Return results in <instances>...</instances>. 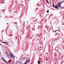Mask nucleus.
Here are the masks:
<instances>
[{
	"label": "nucleus",
	"instance_id": "obj_2",
	"mask_svg": "<svg viewBox=\"0 0 64 64\" xmlns=\"http://www.w3.org/2000/svg\"><path fill=\"white\" fill-rule=\"evenodd\" d=\"M60 4H61V2H60L58 3V4H56V5H57V6H58L59 7V8H61L62 7L61 6H60Z\"/></svg>",
	"mask_w": 64,
	"mask_h": 64
},
{
	"label": "nucleus",
	"instance_id": "obj_18",
	"mask_svg": "<svg viewBox=\"0 0 64 64\" xmlns=\"http://www.w3.org/2000/svg\"><path fill=\"white\" fill-rule=\"evenodd\" d=\"M22 2H23V1H22Z\"/></svg>",
	"mask_w": 64,
	"mask_h": 64
},
{
	"label": "nucleus",
	"instance_id": "obj_13",
	"mask_svg": "<svg viewBox=\"0 0 64 64\" xmlns=\"http://www.w3.org/2000/svg\"><path fill=\"white\" fill-rule=\"evenodd\" d=\"M49 10H47V13H48L49 12Z\"/></svg>",
	"mask_w": 64,
	"mask_h": 64
},
{
	"label": "nucleus",
	"instance_id": "obj_12",
	"mask_svg": "<svg viewBox=\"0 0 64 64\" xmlns=\"http://www.w3.org/2000/svg\"><path fill=\"white\" fill-rule=\"evenodd\" d=\"M49 28H50V29H51L52 28V27H51V26H49Z\"/></svg>",
	"mask_w": 64,
	"mask_h": 64
},
{
	"label": "nucleus",
	"instance_id": "obj_16",
	"mask_svg": "<svg viewBox=\"0 0 64 64\" xmlns=\"http://www.w3.org/2000/svg\"><path fill=\"white\" fill-rule=\"evenodd\" d=\"M61 38V36H60V37H59V38Z\"/></svg>",
	"mask_w": 64,
	"mask_h": 64
},
{
	"label": "nucleus",
	"instance_id": "obj_10",
	"mask_svg": "<svg viewBox=\"0 0 64 64\" xmlns=\"http://www.w3.org/2000/svg\"><path fill=\"white\" fill-rule=\"evenodd\" d=\"M46 1L47 2V3H48V4H49V2L48 1V0H46Z\"/></svg>",
	"mask_w": 64,
	"mask_h": 64
},
{
	"label": "nucleus",
	"instance_id": "obj_8",
	"mask_svg": "<svg viewBox=\"0 0 64 64\" xmlns=\"http://www.w3.org/2000/svg\"><path fill=\"white\" fill-rule=\"evenodd\" d=\"M54 8H58V7L56 6H55L54 7Z\"/></svg>",
	"mask_w": 64,
	"mask_h": 64
},
{
	"label": "nucleus",
	"instance_id": "obj_11",
	"mask_svg": "<svg viewBox=\"0 0 64 64\" xmlns=\"http://www.w3.org/2000/svg\"><path fill=\"white\" fill-rule=\"evenodd\" d=\"M52 6H53L54 8H55V6H54V4H52Z\"/></svg>",
	"mask_w": 64,
	"mask_h": 64
},
{
	"label": "nucleus",
	"instance_id": "obj_26",
	"mask_svg": "<svg viewBox=\"0 0 64 64\" xmlns=\"http://www.w3.org/2000/svg\"><path fill=\"white\" fill-rule=\"evenodd\" d=\"M5 18H6V17H5Z\"/></svg>",
	"mask_w": 64,
	"mask_h": 64
},
{
	"label": "nucleus",
	"instance_id": "obj_20",
	"mask_svg": "<svg viewBox=\"0 0 64 64\" xmlns=\"http://www.w3.org/2000/svg\"><path fill=\"white\" fill-rule=\"evenodd\" d=\"M20 63H22V62H20Z\"/></svg>",
	"mask_w": 64,
	"mask_h": 64
},
{
	"label": "nucleus",
	"instance_id": "obj_4",
	"mask_svg": "<svg viewBox=\"0 0 64 64\" xmlns=\"http://www.w3.org/2000/svg\"><path fill=\"white\" fill-rule=\"evenodd\" d=\"M59 35H60V34L59 33L56 34H55V36H56V37H57L58 38H59Z\"/></svg>",
	"mask_w": 64,
	"mask_h": 64
},
{
	"label": "nucleus",
	"instance_id": "obj_1",
	"mask_svg": "<svg viewBox=\"0 0 64 64\" xmlns=\"http://www.w3.org/2000/svg\"><path fill=\"white\" fill-rule=\"evenodd\" d=\"M3 60V61L4 62H5V63H6L7 64H12V63H9V62H7V61H6V60H5L3 58H1Z\"/></svg>",
	"mask_w": 64,
	"mask_h": 64
},
{
	"label": "nucleus",
	"instance_id": "obj_14",
	"mask_svg": "<svg viewBox=\"0 0 64 64\" xmlns=\"http://www.w3.org/2000/svg\"><path fill=\"white\" fill-rule=\"evenodd\" d=\"M13 36V34H12L11 36H10V37H11V36Z\"/></svg>",
	"mask_w": 64,
	"mask_h": 64
},
{
	"label": "nucleus",
	"instance_id": "obj_24",
	"mask_svg": "<svg viewBox=\"0 0 64 64\" xmlns=\"http://www.w3.org/2000/svg\"><path fill=\"white\" fill-rule=\"evenodd\" d=\"M2 31H3V30H2Z\"/></svg>",
	"mask_w": 64,
	"mask_h": 64
},
{
	"label": "nucleus",
	"instance_id": "obj_22",
	"mask_svg": "<svg viewBox=\"0 0 64 64\" xmlns=\"http://www.w3.org/2000/svg\"><path fill=\"white\" fill-rule=\"evenodd\" d=\"M33 18H32V19H33Z\"/></svg>",
	"mask_w": 64,
	"mask_h": 64
},
{
	"label": "nucleus",
	"instance_id": "obj_19",
	"mask_svg": "<svg viewBox=\"0 0 64 64\" xmlns=\"http://www.w3.org/2000/svg\"><path fill=\"white\" fill-rule=\"evenodd\" d=\"M8 24H8L7 23L6 24Z\"/></svg>",
	"mask_w": 64,
	"mask_h": 64
},
{
	"label": "nucleus",
	"instance_id": "obj_9",
	"mask_svg": "<svg viewBox=\"0 0 64 64\" xmlns=\"http://www.w3.org/2000/svg\"><path fill=\"white\" fill-rule=\"evenodd\" d=\"M56 24H58L59 23V22L58 21H57L56 22Z\"/></svg>",
	"mask_w": 64,
	"mask_h": 64
},
{
	"label": "nucleus",
	"instance_id": "obj_17",
	"mask_svg": "<svg viewBox=\"0 0 64 64\" xmlns=\"http://www.w3.org/2000/svg\"><path fill=\"white\" fill-rule=\"evenodd\" d=\"M39 27H40V26H38V28H39Z\"/></svg>",
	"mask_w": 64,
	"mask_h": 64
},
{
	"label": "nucleus",
	"instance_id": "obj_23",
	"mask_svg": "<svg viewBox=\"0 0 64 64\" xmlns=\"http://www.w3.org/2000/svg\"><path fill=\"white\" fill-rule=\"evenodd\" d=\"M10 17H11V16H10Z\"/></svg>",
	"mask_w": 64,
	"mask_h": 64
},
{
	"label": "nucleus",
	"instance_id": "obj_5",
	"mask_svg": "<svg viewBox=\"0 0 64 64\" xmlns=\"http://www.w3.org/2000/svg\"><path fill=\"white\" fill-rule=\"evenodd\" d=\"M2 43H4V44H6L8 46H9V45L8 44V42H2Z\"/></svg>",
	"mask_w": 64,
	"mask_h": 64
},
{
	"label": "nucleus",
	"instance_id": "obj_25",
	"mask_svg": "<svg viewBox=\"0 0 64 64\" xmlns=\"http://www.w3.org/2000/svg\"><path fill=\"white\" fill-rule=\"evenodd\" d=\"M64 8V7H63Z\"/></svg>",
	"mask_w": 64,
	"mask_h": 64
},
{
	"label": "nucleus",
	"instance_id": "obj_7",
	"mask_svg": "<svg viewBox=\"0 0 64 64\" xmlns=\"http://www.w3.org/2000/svg\"><path fill=\"white\" fill-rule=\"evenodd\" d=\"M38 64H41L40 63V61H39V60L38 62Z\"/></svg>",
	"mask_w": 64,
	"mask_h": 64
},
{
	"label": "nucleus",
	"instance_id": "obj_3",
	"mask_svg": "<svg viewBox=\"0 0 64 64\" xmlns=\"http://www.w3.org/2000/svg\"><path fill=\"white\" fill-rule=\"evenodd\" d=\"M10 54L11 56V57H12V58H15V56L13 55V54L11 53V52H10Z\"/></svg>",
	"mask_w": 64,
	"mask_h": 64
},
{
	"label": "nucleus",
	"instance_id": "obj_21",
	"mask_svg": "<svg viewBox=\"0 0 64 64\" xmlns=\"http://www.w3.org/2000/svg\"><path fill=\"white\" fill-rule=\"evenodd\" d=\"M28 23V22H27V23Z\"/></svg>",
	"mask_w": 64,
	"mask_h": 64
},
{
	"label": "nucleus",
	"instance_id": "obj_15",
	"mask_svg": "<svg viewBox=\"0 0 64 64\" xmlns=\"http://www.w3.org/2000/svg\"><path fill=\"white\" fill-rule=\"evenodd\" d=\"M62 3H63V2H60V3L61 4H62Z\"/></svg>",
	"mask_w": 64,
	"mask_h": 64
},
{
	"label": "nucleus",
	"instance_id": "obj_6",
	"mask_svg": "<svg viewBox=\"0 0 64 64\" xmlns=\"http://www.w3.org/2000/svg\"><path fill=\"white\" fill-rule=\"evenodd\" d=\"M6 56L7 57H8V58H9L10 57V55L9 54H7L6 55Z\"/></svg>",
	"mask_w": 64,
	"mask_h": 64
}]
</instances>
